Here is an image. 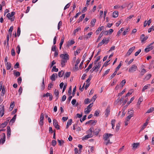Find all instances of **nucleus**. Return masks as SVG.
<instances>
[{"label":"nucleus","mask_w":154,"mask_h":154,"mask_svg":"<svg viewBox=\"0 0 154 154\" xmlns=\"http://www.w3.org/2000/svg\"><path fill=\"white\" fill-rule=\"evenodd\" d=\"M93 106V103L90 104L86 108H85V112L86 114H88L91 111V108Z\"/></svg>","instance_id":"f257e3e1"},{"label":"nucleus","mask_w":154,"mask_h":154,"mask_svg":"<svg viewBox=\"0 0 154 154\" xmlns=\"http://www.w3.org/2000/svg\"><path fill=\"white\" fill-rule=\"evenodd\" d=\"M137 69V67L136 64L132 65L129 69V72H133Z\"/></svg>","instance_id":"f03ea898"},{"label":"nucleus","mask_w":154,"mask_h":154,"mask_svg":"<svg viewBox=\"0 0 154 154\" xmlns=\"http://www.w3.org/2000/svg\"><path fill=\"white\" fill-rule=\"evenodd\" d=\"M69 55L67 54H62L60 56V57L62 58V59L66 60H67L69 59Z\"/></svg>","instance_id":"7ed1b4c3"},{"label":"nucleus","mask_w":154,"mask_h":154,"mask_svg":"<svg viewBox=\"0 0 154 154\" xmlns=\"http://www.w3.org/2000/svg\"><path fill=\"white\" fill-rule=\"evenodd\" d=\"M53 124L57 130L60 129V126L58 125L57 120L54 119L53 120Z\"/></svg>","instance_id":"20e7f679"},{"label":"nucleus","mask_w":154,"mask_h":154,"mask_svg":"<svg viewBox=\"0 0 154 154\" xmlns=\"http://www.w3.org/2000/svg\"><path fill=\"white\" fill-rule=\"evenodd\" d=\"M148 37L147 36H146L145 37V35L144 34L141 35L140 37V39L141 40V43H143L148 39Z\"/></svg>","instance_id":"39448f33"},{"label":"nucleus","mask_w":154,"mask_h":154,"mask_svg":"<svg viewBox=\"0 0 154 154\" xmlns=\"http://www.w3.org/2000/svg\"><path fill=\"white\" fill-rule=\"evenodd\" d=\"M100 66L101 64H100V62H98V65H96L92 69L90 70V71L91 72V73H92L96 69H99Z\"/></svg>","instance_id":"423d86ee"},{"label":"nucleus","mask_w":154,"mask_h":154,"mask_svg":"<svg viewBox=\"0 0 154 154\" xmlns=\"http://www.w3.org/2000/svg\"><path fill=\"white\" fill-rule=\"evenodd\" d=\"M44 119V114L43 113H42L40 119V121L39 122V124L42 126L43 125V120Z\"/></svg>","instance_id":"0eeeda50"},{"label":"nucleus","mask_w":154,"mask_h":154,"mask_svg":"<svg viewBox=\"0 0 154 154\" xmlns=\"http://www.w3.org/2000/svg\"><path fill=\"white\" fill-rule=\"evenodd\" d=\"M4 106L3 105H1L0 106V115L2 117L4 114Z\"/></svg>","instance_id":"6e6552de"},{"label":"nucleus","mask_w":154,"mask_h":154,"mask_svg":"<svg viewBox=\"0 0 154 154\" xmlns=\"http://www.w3.org/2000/svg\"><path fill=\"white\" fill-rule=\"evenodd\" d=\"M11 129L10 127L9 126H7V137L9 138L11 135Z\"/></svg>","instance_id":"1a4fd4ad"},{"label":"nucleus","mask_w":154,"mask_h":154,"mask_svg":"<svg viewBox=\"0 0 154 154\" xmlns=\"http://www.w3.org/2000/svg\"><path fill=\"white\" fill-rule=\"evenodd\" d=\"M135 48V47L134 46L130 48L129 49L128 52L127 53V55L129 56L132 52L134 50Z\"/></svg>","instance_id":"9d476101"},{"label":"nucleus","mask_w":154,"mask_h":154,"mask_svg":"<svg viewBox=\"0 0 154 154\" xmlns=\"http://www.w3.org/2000/svg\"><path fill=\"white\" fill-rule=\"evenodd\" d=\"M110 107L109 106H108L105 111V115L106 117H107L108 115L109 114L110 112Z\"/></svg>","instance_id":"9b49d317"},{"label":"nucleus","mask_w":154,"mask_h":154,"mask_svg":"<svg viewBox=\"0 0 154 154\" xmlns=\"http://www.w3.org/2000/svg\"><path fill=\"white\" fill-rule=\"evenodd\" d=\"M75 43V42L74 41L73 39H72L71 40H69L67 43L66 46L69 47L73 44H74Z\"/></svg>","instance_id":"f8f14e48"},{"label":"nucleus","mask_w":154,"mask_h":154,"mask_svg":"<svg viewBox=\"0 0 154 154\" xmlns=\"http://www.w3.org/2000/svg\"><path fill=\"white\" fill-rule=\"evenodd\" d=\"M93 136L92 134H88L82 138V140H85L88 139V138L92 137Z\"/></svg>","instance_id":"ddd939ff"},{"label":"nucleus","mask_w":154,"mask_h":154,"mask_svg":"<svg viewBox=\"0 0 154 154\" xmlns=\"http://www.w3.org/2000/svg\"><path fill=\"white\" fill-rule=\"evenodd\" d=\"M85 14H83L80 17L79 19L77 20V22L79 23L80 21L82 20L85 17Z\"/></svg>","instance_id":"4468645a"},{"label":"nucleus","mask_w":154,"mask_h":154,"mask_svg":"<svg viewBox=\"0 0 154 154\" xmlns=\"http://www.w3.org/2000/svg\"><path fill=\"white\" fill-rule=\"evenodd\" d=\"M15 14L14 12H12L11 14L8 13L7 15V17L9 19H10Z\"/></svg>","instance_id":"2eb2a0df"},{"label":"nucleus","mask_w":154,"mask_h":154,"mask_svg":"<svg viewBox=\"0 0 154 154\" xmlns=\"http://www.w3.org/2000/svg\"><path fill=\"white\" fill-rule=\"evenodd\" d=\"M57 74L56 73L53 74L51 76L50 79H51L52 81H54L55 80V77H57Z\"/></svg>","instance_id":"dca6fc26"},{"label":"nucleus","mask_w":154,"mask_h":154,"mask_svg":"<svg viewBox=\"0 0 154 154\" xmlns=\"http://www.w3.org/2000/svg\"><path fill=\"white\" fill-rule=\"evenodd\" d=\"M67 61L66 60H63L62 59L61 60V66L62 67H63L65 66V63L67 62Z\"/></svg>","instance_id":"f3484780"},{"label":"nucleus","mask_w":154,"mask_h":154,"mask_svg":"<svg viewBox=\"0 0 154 154\" xmlns=\"http://www.w3.org/2000/svg\"><path fill=\"white\" fill-rule=\"evenodd\" d=\"M2 136L3 137V138H2L1 139L2 140V144H4L5 141L6 136L5 133H3L2 134Z\"/></svg>","instance_id":"a211bd4d"},{"label":"nucleus","mask_w":154,"mask_h":154,"mask_svg":"<svg viewBox=\"0 0 154 154\" xmlns=\"http://www.w3.org/2000/svg\"><path fill=\"white\" fill-rule=\"evenodd\" d=\"M15 106V103L14 101L11 102L10 105V107L9 109L10 110V111H11L13 108H14V106Z\"/></svg>","instance_id":"6ab92c4d"},{"label":"nucleus","mask_w":154,"mask_h":154,"mask_svg":"<svg viewBox=\"0 0 154 154\" xmlns=\"http://www.w3.org/2000/svg\"><path fill=\"white\" fill-rule=\"evenodd\" d=\"M92 33L93 32H92L88 33L87 35L84 36V38H86V39H88L91 37V35H92Z\"/></svg>","instance_id":"aec40b11"},{"label":"nucleus","mask_w":154,"mask_h":154,"mask_svg":"<svg viewBox=\"0 0 154 154\" xmlns=\"http://www.w3.org/2000/svg\"><path fill=\"white\" fill-rule=\"evenodd\" d=\"M100 131V128H97L94 131V133L95 134V135H97Z\"/></svg>","instance_id":"412c9836"},{"label":"nucleus","mask_w":154,"mask_h":154,"mask_svg":"<svg viewBox=\"0 0 154 154\" xmlns=\"http://www.w3.org/2000/svg\"><path fill=\"white\" fill-rule=\"evenodd\" d=\"M6 69L7 70L10 69L11 67V64L10 63L7 62L5 64Z\"/></svg>","instance_id":"4be33fe9"},{"label":"nucleus","mask_w":154,"mask_h":154,"mask_svg":"<svg viewBox=\"0 0 154 154\" xmlns=\"http://www.w3.org/2000/svg\"><path fill=\"white\" fill-rule=\"evenodd\" d=\"M16 117L17 115H15L10 120V123H11V124H12L13 123H14L15 121Z\"/></svg>","instance_id":"5701e85b"},{"label":"nucleus","mask_w":154,"mask_h":154,"mask_svg":"<svg viewBox=\"0 0 154 154\" xmlns=\"http://www.w3.org/2000/svg\"><path fill=\"white\" fill-rule=\"evenodd\" d=\"M119 12L117 11H115L113 13L112 17H117L118 16Z\"/></svg>","instance_id":"b1692460"},{"label":"nucleus","mask_w":154,"mask_h":154,"mask_svg":"<svg viewBox=\"0 0 154 154\" xmlns=\"http://www.w3.org/2000/svg\"><path fill=\"white\" fill-rule=\"evenodd\" d=\"M57 140V142L59 143V145L60 146H62L64 143V140H59L58 139Z\"/></svg>","instance_id":"393cba45"},{"label":"nucleus","mask_w":154,"mask_h":154,"mask_svg":"<svg viewBox=\"0 0 154 154\" xmlns=\"http://www.w3.org/2000/svg\"><path fill=\"white\" fill-rule=\"evenodd\" d=\"M41 89L42 90H44V89L45 88V82H44V78H43V79L42 82V85L41 86Z\"/></svg>","instance_id":"a878e982"},{"label":"nucleus","mask_w":154,"mask_h":154,"mask_svg":"<svg viewBox=\"0 0 154 154\" xmlns=\"http://www.w3.org/2000/svg\"><path fill=\"white\" fill-rule=\"evenodd\" d=\"M139 143H134L133 145V149H135L136 148H137L138 146L139 145Z\"/></svg>","instance_id":"bb28decb"},{"label":"nucleus","mask_w":154,"mask_h":154,"mask_svg":"<svg viewBox=\"0 0 154 154\" xmlns=\"http://www.w3.org/2000/svg\"><path fill=\"white\" fill-rule=\"evenodd\" d=\"M96 21V19L94 18L92 20L91 22V24L92 25V27H93L95 25V23Z\"/></svg>","instance_id":"cd10ccee"},{"label":"nucleus","mask_w":154,"mask_h":154,"mask_svg":"<svg viewBox=\"0 0 154 154\" xmlns=\"http://www.w3.org/2000/svg\"><path fill=\"white\" fill-rule=\"evenodd\" d=\"M80 60L79 59H77L76 60V61L75 63V69H78V64L80 63Z\"/></svg>","instance_id":"c85d7f7f"},{"label":"nucleus","mask_w":154,"mask_h":154,"mask_svg":"<svg viewBox=\"0 0 154 154\" xmlns=\"http://www.w3.org/2000/svg\"><path fill=\"white\" fill-rule=\"evenodd\" d=\"M103 40L104 42H105L104 44H107L109 42V38H104Z\"/></svg>","instance_id":"c756f323"},{"label":"nucleus","mask_w":154,"mask_h":154,"mask_svg":"<svg viewBox=\"0 0 154 154\" xmlns=\"http://www.w3.org/2000/svg\"><path fill=\"white\" fill-rule=\"evenodd\" d=\"M14 74L15 76L16 77H18L20 75V73L19 72H16V70H14Z\"/></svg>","instance_id":"7c9ffc66"},{"label":"nucleus","mask_w":154,"mask_h":154,"mask_svg":"<svg viewBox=\"0 0 154 154\" xmlns=\"http://www.w3.org/2000/svg\"><path fill=\"white\" fill-rule=\"evenodd\" d=\"M149 85H150L149 84L146 85L145 86H144L142 90V92H144V91L147 89L148 88V86Z\"/></svg>","instance_id":"2f4dec72"},{"label":"nucleus","mask_w":154,"mask_h":154,"mask_svg":"<svg viewBox=\"0 0 154 154\" xmlns=\"http://www.w3.org/2000/svg\"><path fill=\"white\" fill-rule=\"evenodd\" d=\"M70 72H66V73H65L64 75V78H65V77H66V78H68L69 77L70 75Z\"/></svg>","instance_id":"473e14b6"},{"label":"nucleus","mask_w":154,"mask_h":154,"mask_svg":"<svg viewBox=\"0 0 154 154\" xmlns=\"http://www.w3.org/2000/svg\"><path fill=\"white\" fill-rule=\"evenodd\" d=\"M64 73V72L63 71L61 70V71L59 72L58 73V76L60 77H62L63 74Z\"/></svg>","instance_id":"72a5a7b5"},{"label":"nucleus","mask_w":154,"mask_h":154,"mask_svg":"<svg viewBox=\"0 0 154 154\" xmlns=\"http://www.w3.org/2000/svg\"><path fill=\"white\" fill-rule=\"evenodd\" d=\"M64 39H65V38H64V36H63L62 37L61 42L59 44V45H62L63 44V42H64Z\"/></svg>","instance_id":"f704fd0d"},{"label":"nucleus","mask_w":154,"mask_h":154,"mask_svg":"<svg viewBox=\"0 0 154 154\" xmlns=\"http://www.w3.org/2000/svg\"><path fill=\"white\" fill-rule=\"evenodd\" d=\"M94 130V128H91L88 131L87 133H88L91 134H92V132Z\"/></svg>","instance_id":"c9c22d12"},{"label":"nucleus","mask_w":154,"mask_h":154,"mask_svg":"<svg viewBox=\"0 0 154 154\" xmlns=\"http://www.w3.org/2000/svg\"><path fill=\"white\" fill-rule=\"evenodd\" d=\"M103 137L105 141H107V140L109 139V136H107L106 134L103 136Z\"/></svg>","instance_id":"e433bc0d"},{"label":"nucleus","mask_w":154,"mask_h":154,"mask_svg":"<svg viewBox=\"0 0 154 154\" xmlns=\"http://www.w3.org/2000/svg\"><path fill=\"white\" fill-rule=\"evenodd\" d=\"M58 69L56 68V66H53L52 69V72H57L58 71Z\"/></svg>","instance_id":"4c0bfd02"},{"label":"nucleus","mask_w":154,"mask_h":154,"mask_svg":"<svg viewBox=\"0 0 154 154\" xmlns=\"http://www.w3.org/2000/svg\"><path fill=\"white\" fill-rule=\"evenodd\" d=\"M5 88L4 86H3L2 88V92L1 93V95L2 96H4V94H5Z\"/></svg>","instance_id":"58836bf2"},{"label":"nucleus","mask_w":154,"mask_h":154,"mask_svg":"<svg viewBox=\"0 0 154 154\" xmlns=\"http://www.w3.org/2000/svg\"><path fill=\"white\" fill-rule=\"evenodd\" d=\"M122 61H120L119 65L116 68V71H118L120 68V67H121V66L122 65Z\"/></svg>","instance_id":"ea45409f"},{"label":"nucleus","mask_w":154,"mask_h":154,"mask_svg":"<svg viewBox=\"0 0 154 154\" xmlns=\"http://www.w3.org/2000/svg\"><path fill=\"white\" fill-rule=\"evenodd\" d=\"M128 113L129 114V115L132 116H133L134 115V111L132 109H130V110L128 111Z\"/></svg>","instance_id":"a19ab883"},{"label":"nucleus","mask_w":154,"mask_h":154,"mask_svg":"<svg viewBox=\"0 0 154 154\" xmlns=\"http://www.w3.org/2000/svg\"><path fill=\"white\" fill-rule=\"evenodd\" d=\"M154 111V108L153 107H151L149 109H148L146 112L147 113H150Z\"/></svg>","instance_id":"79ce46f5"},{"label":"nucleus","mask_w":154,"mask_h":154,"mask_svg":"<svg viewBox=\"0 0 154 154\" xmlns=\"http://www.w3.org/2000/svg\"><path fill=\"white\" fill-rule=\"evenodd\" d=\"M90 103V100L89 98L85 99L84 101L85 104H88Z\"/></svg>","instance_id":"37998d69"},{"label":"nucleus","mask_w":154,"mask_h":154,"mask_svg":"<svg viewBox=\"0 0 154 154\" xmlns=\"http://www.w3.org/2000/svg\"><path fill=\"white\" fill-rule=\"evenodd\" d=\"M117 72V71L115 70V71L113 73L112 75H111L109 77V79H112V78H113L116 75Z\"/></svg>","instance_id":"c03bdc74"},{"label":"nucleus","mask_w":154,"mask_h":154,"mask_svg":"<svg viewBox=\"0 0 154 154\" xmlns=\"http://www.w3.org/2000/svg\"><path fill=\"white\" fill-rule=\"evenodd\" d=\"M126 83V81L125 79H124L122 81V82H121L120 85H121L122 87H123L124 85H125V84Z\"/></svg>","instance_id":"a18cd8bd"},{"label":"nucleus","mask_w":154,"mask_h":154,"mask_svg":"<svg viewBox=\"0 0 154 154\" xmlns=\"http://www.w3.org/2000/svg\"><path fill=\"white\" fill-rule=\"evenodd\" d=\"M151 74H149L145 77V80H148L150 79V78H151Z\"/></svg>","instance_id":"49530a36"},{"label":"nucleus","mask_w":154,"mask_h":154,"mask_svg":"<svg viewBox=\"0 0 154 154\" xmlns=\"http://www.w3.org/2000/svg\"><path fill=\"white\" fill-rule=\"evenodd\" d=\"M102 32H101V33L100 34L99 36V37H98L97 39V41H96L97 42H98L100 41L101 38L102 36L103 35V34L102 33Z\"/></svg>","instance_id":"de8ad7c7"},{"label":"nucleus","mask_w":154,"mask_h":154,"mask_svg":"<svg viewBox=\"0 0 154 154\" xmlns=\"http://www.w3.org/2000/svg\"><path fill=\"white\" fill-rule=\"evenodd\" d=\"M124 28H122L121 29L119 30L117 34V36H119L120 35V34L124 30Z\"/></svg>","instance_id":"09e8293b"},{"label":"nucleus","mask_w":154,"mask_h":154,"mask_svg":"<svg viewBox=\"0 0 154 154\" xmlns=\"http://www.w3.org/2000/svg\"><path fill=\"white\" fill-rule=\"evenodd\" d=\"M20 51V48L19 45H18L17 47V53L19 54Z\"/></svg>","instance_id":"8fccbe9b"},{"label":"nucleus","mask_w":154,"mask_h":154,"mask_svg":"<svg viewBox=\"0 0 154 154\" xmlns=\"http://www.w3.org/2000/svg\"><path fill=\"white\" fill-rule=\"evenodd\" d=\"M17 82L18 84L20 85V84L22 82V78L21 77H20L17 80Z\"/></svg>","instance_id":"3c124183"},{"label":"nucleus","mask_w":154,"mask_h":154,"mask_svg":"<svg viewBox=\"0 0 154 154\" xmlns=\"http://www.w3.org/2000/svg\"><path fill=\"white\" fill-rule=\"evenodd\" d=\"M148 122H146L143 125V127L141 129V130H143L145 128V127L148 125Z\"/></svg>","instance_id":"603ef678"},{"label":"nucleus","mask_w":154,"mask_h":154,"mask_svg":"<svg viewBox=\"0 0 154 154\" xmlns=\"http://www.w3.org/2000/svg\"><path fill=\"white\" fill-rule=\"evenodd\" d=\"M76 90V86H75L73 88V91L72 93V95L73 97H74L75 94V92Z\"/></svg>","instance_id":"864d4df0"},{"label":"nucleus","mask_w":154,"mask_h":154,"mask_svg":"<svg viewBox=\"0 0 154 154\" xmlns=\"http://www.w3.org/2000/svg\"><path fill=\"white\" fill-rule=\"evenodd\" d=\"M146 72V70L144 69H143L140 72L141 75H143Z\"/></svg>","instance_id":"5fc2aeb1"},{"label":"nucleus","mask_w":154,"mask_h":154,"mask_svg":"<svg viewBox=\"0 0 154 154\" xmlns=\"http://www.w3.org/2000/svg\"><path fill=\"white\" fill-rule=\"evenodd\" d=\"M143 99L142 97H140L138 100V101L137 102V104L140 105L141 102L143 101Z\"/></svg>","instance_id":"6e6d98bb"},{"label":"nucleus","mask_w":154,"mask_h":154,"mask_svg":"<svg viewBox=\"0 0 154 154\" xmlns=\"http://www.w3.org/2000/svg\"><path fill=\"white\" fill-rule=\"evenodd\" d=\"M7 125L4 122L2 124L0 125V128H5Z\"/></svg>","instance_id":"4d7b16f0"},{"label":"nucleus","mask_w":154,"mask_h":154,"mask_svg":"<svg viewBox=\"0 0 154 154\" xmlns=\"http://www.w3.org/2000/svg\"><path fill=\"white\" fill-rule=\"evenodd\" d=\"M62 22L61 21H60L59 23H58V26H57V28L58 30H59L60 26H62Z\"/></svg>","instance_id":"13d9d810"},{"label":"nucleus","mask_w":154,"mask_h":154,"mask_svg":"<svg viewBox=\"0 0 154 154\" xmlns=\"http://www.w3.org/2000/svg\"><path fill=\"white\" fill-rule=\"evenodd\" d=\"M57 144V141L55 140H53L52 141V145L53 146H54Z\"/></svg>","instance_id":"bf43d9fd"},{"label":"nucleus","mask_w":154,"mask_h":154,"mask_svg":"<svg viewBox=\"0 0 154 154\" xmlns=\"http://www.w3.org/2000/svg\"><path fill=\"white\" fill-rule=\"evenodd\" d=\"M20 33V27H18L17 29V35L18 36H19Z\"/></svg>","instance_id":"052dcab7"},{"label":"nucleus","mask_w":154,"mask_h":154,"mask_svg":"<svg viewBox=\"0 0 154 154\" xmlns=\"http://www.w3.org/2000/svg\"><path fill=\"white\" fill-rule=\"evenodd\" d=\"M59 92L58 90L55 89L54 90V94L56 96H59Z\"/></svg>","instance_id":"680f3d73"},{"label":"nucleus","mask_w":154,"mask_h":154,"mask_svg":"<svg viewBox=\"0 0 154 154\" xmlns=\"http://www.w3.org/2000/svg\"><path fill=\"white\" fill-rule=\"evenodd\" d=\"M104 43L105 42H104L103 40H102L101 42L98 44L97 47H99L100 46H101L103 44H104Z\"/></svg>","instance_id":"e2e57ef3"},{"label":"nucleus","mask_w":154,"mask_h":154,"mask_svg":"<svg viewBox=\"0 0 154 154\" xmlns=\"http://www.w3.org/2000/svg\"><path fill=\"white\" fill-rule=\"evenodd\" d=\"M97 122V121L96 120H91L90 123L91 125H95L96 123Z\"/></svg>","instance_id":"0e129e2a"},{"label":"nucleus","mask_w":154,"mask_h":154,"mask_svg":"<svg viewBox=\"0 0 154 154\" xmlns=\"http://www.w3.org/2000/svg\"><path fill=\"white\" fill-rule=\"evenodd\" d=\"M11 54L12 56H14L15 54V51L14 49H12L11 50Z\"/></svg>","instance_id":"69168bd1"},{"label":"nucleus","mask_w":154,"mask_h":154,"mask_svg":"<svg viewBox=\"0 0 154 154\" xmlns=\"http://www.w3.org/2000/svg\"><path fill=\"white\" fill-rule=\"evenodd\" d=\"M72 119H70L68 121L67 124L69 126L70 125L72 124Z\"/></svg>","instance_id":"338daca9"},{"label":"nucleus","mask_w":154,"mask_h":154,"mask_svg":"<svg viewBox=\"0 0 154 154\" xmlns=\"http://www.w3.org/2000/svg\"><path fill=\"white\" fill-rule=\"evenodd\" d=\"M19 65L18 62H17L14 66V68L17 69L19 68Z\"/></svg>","instance_id":"774afa93"}]
</instances>
